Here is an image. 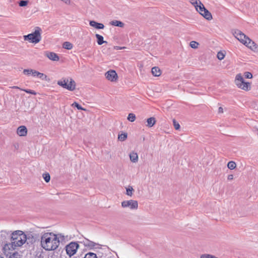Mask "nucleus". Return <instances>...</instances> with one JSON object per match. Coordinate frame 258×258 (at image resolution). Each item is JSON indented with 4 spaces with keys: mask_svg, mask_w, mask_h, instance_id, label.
<instances>
[{
    "mask_svg": "<svg viewBox=\"0 0 258 258\" xmlns=\"http://www.w3.org/2000/svg\"><path fill=\"white\" fill-rule=\"evenodd\" d=\"M41 29L36 27L34 32L23 36L25 41H28L30 43L36 44L39 43L41 39Z\"/></svg>",
    "mask_w": 258,
    "mask_h": 258,
    "instance_id": "nucleus-3",
    "label": "nucleus"
},
{
    "mask_svg": "<svg viewBox=\"0 0 258 258\" xmlns=\"http://www.w3.org/2000/svg\"><path fill=\"white\" fill-rule=\"evenodd\" d=\"M57 84L69 91H73L75 90L76 83L71 78H62L57 81Z\"/></svg>",
    "mask_w": 258,
    "mask_h": 258,
    "instance_id": "nucleus-4",
    "label": "nucleus"
},
{
    "mask_svg": "<svg viewBox=\"0 0 258 258\" xmlns=\"http://www.w3.org/2000/svg\"><path fill=\"white\" fill-rule=\"evenodd\" d=\"M11 233L9 232L6 231H2L0 234L1 241L2 244L4 245L3 248L4 249L5 244H10L9 242V240H11Z\"/></svg>",
    "mask_w": 258,
    "mask_h": 258,
    "instance_id": "nucleus-8",
    "label": "nucleus"
},
{
    "mask_svg": "<svg viewBox=\"0 0 258 258\" xmlns=\"http://www.w3.org/2000/svg\"><path fill=\"white\" fill-rule=\"evenodd\" d=\"M244 76L246 79H251L252 78V74L249 72H245L244 73Z\"/></svg>",
    "mask_w": 258,
    "mask_h": 258,
    "instance_id": "nucleus-39",
    "label": "nucleus"
},
{
    "mask_svg": "<svg viewBox=\"0 0 258 258\" xmlns=\"http://www.w3.org/2000/svg\"><path fill=\"white\" fill-rule=\"evenodd\" d=\"M130 158L133 163H136L138 161V155L137 153L132 152L130 154Z\"/></svg>",
    "mask_w": 258,
    "mask_h": 258,
    "instance_id": "nucleus-21",
    "label": "nucleus"
},
{
    "mask_svg": "<svg viewBox=\"0 0 258 258\" xmlns=\"http://www.w3.org/2000/svg\"><path fill=\"white\" fill-rule=\"evenodd\" d=\"M105 75L106 78L111 82H115L118 79L117 74L115 71L113 70H109L105 73Z\"/></svg>",
    "mask_w": 258,
    "mask_h": 258,
    "instance_id": "nucleus-10",
    "label": "nucleus"
},
{
    "mask_svg": "<svg viewBox=\"0 0 258 258\" xmlns=\"http://www.w3.org/2000/svg\"><path fill=\"white\" fill-rule=\"evenodd\" d=\"M60 237H64L60 234L52 232L44 233L41 237V246L46 251L54 250L57 248L60 244Z\"/></svg>",
    "mask_w": 258,
    "mask_h": 258,
    "instance_id": "nucleus-1",
    "label": "nucleus"
},
{
    "mask_svg": "<svg viewBox=\"0 0 258 258\" xmlns=\"http://www.w3.org/2000/svg\"><path fill=\"white\" fill-rule=\"evenodd\" d=\"M109 258H113V257H112L111 256H110Z\"/></svg>",
    "mask_w": 258,
    "mask_h": 258,
    "instance_id": "nucleus-46",
    "label": "nucleus"
},
{
    "mask_svg": "<svg viewBox=\"0 0 258 258\" xmlns=\"http://www.w3.org/2000/svg\"><path fill=\"white\" fill-rule=\"evenodd\" d=\"M151 72L152 75L155 77H159L161 74V71L159 67H154L152 68Z\"/></svg>",
    "mask_w": 258,
    "mask_h": 258,
    "instance_id": "nucleus-18",
    "label": "nucleus"
},
{
    "mask_svg": "<svg viewBox=\"0 0 258 258\" xmlns=\"http://www.w3.org/2000/svg\"><path fill=\"white\" fill-rule=\"evenodd\" d=\"M79 247L78 242L71 241L65 246L66 253L70 257H72L76 253Z\"/></svg>",
    "mask_w": 258,
    "mask_h": 258,
    "instance_id": "nucleus-6",
    "label": "nucleus"
},
{
    "mask_svg": "<svg viewBox=\"0 0 258 258\" xmlns=\"http://www.w3.org/2000/svg\"><path fill=\"white\" fill-rule=\"evenodd\" d=\"M73 44L70 42L66 41L62 44V47L68 50H71L73 48Z\"/></svg>",
    "mask_w": 258,
    "mask_h": 258,
    "instance_id": "nucleus-23",
    "label": "nucleus"
},
{
    "mask_svg": "<svg viewBox=\"0 0 258 258\" xmlns=\"http://www.w3.org/2000/svg\"><path fill=\"white\" fill-rule=\"evenodd\" d=\"M32 69H24L23 70V74L27 76H30L31 75Z\"/></svg>",
    "mask_w": 258,
    "mask_h": 258,
    "instance_id": "nucleus-40",
    "label": "nucleus"
},
{
    "mask_svg": "<svg viewBox=\"0 0 258 258\" xmlns=\"http://www.w3.org/2000/svg\"><path fill=\"white\" fill-rule=\"evenodd\" d=\"M110 24L112 26H117L121 28L123 27L124 25L123 22L118 20L111 21L110 22Z\"/></svg>",
    "mask_w": 258,
    "mask_h": 258,
    "instance_id": "nucleus-22",
    "label": "nucleus"
},
{
    "mask_svg": "<svg viewBox=\"0 0 258 258\" xmlns=\"http://www.w3.org/2000/svg\"><path fill=\"white\" fill-rule=\"evenodd\" d=\"M80 242L83 243L85 247H87L90 249L94 248L96 245H99V244L91 241L87 238H85L82 241H81Z\"/></svg>",
    "mask_w": 258,
    "mask_h": 258,
    "instance_id": "nucleus-11",
    "label": "nucleus"
},
{
    "mask_svg": "<svg viewBox=\"0 0 258 258\" xmlns=\"http://www.w3.org/2000/svg\"><path fill=\"white\" fill-rule=\"evenodd\" d=\"M28 4V1L25 0H21L19 2V6L21 7L26 6Z\"/></svg>",
    "mask_w": 258,
    "mask_h": 258,
    "instance_id": "nucleus-34",
    "label": "nucleus"
},
{
    "mask_svg": "<svg viewBox=\"0 0 258 258\" xmlns=\"http://www.w3.org/2000/svg\"><path fill=\"white\" fill-rule=\"evenodd\" d=\"M245 45L254 52H258V45L251 39L247 41V44Z\"/></svg>",
    "mask_w": 258,
    "mask_h": 258,
    "instance_id": "nucleus-13",
    "label": "nucleus"
},
{
    "mask_svg": "<svg viewBox=\"0 0 258 258\" xmlns=\"http://www.w3.org/2000/svg\"><path fill=\"white\" fill-rule=\"evenodd\" d=\"M127 137V134L126 133H122L118 136V139L120 141H124Z\"/></svg>",
    "mask_w": 258,
    "mask_h": 258,
    "instance_id": "nucleus-25",
    "label": "nucleus"
},
{
    "mask_svg": "<svg viewBox=\"0 0 258 258\" xmlns=\"http://www.w3.org/2000/svg\"><path fill=\"white\" fill-rule=\"evenodd\" d=\"M121 206L123 208L130 207L132 210L137 209L138 207V203L137 201L129 200L124 201L121 202Z\"/></svg>",
    "mask_w": 258,
    "mask_h": 258,
    "instance_id": "nucleus-9",
    "label": "nucleus"
},
{
    "mask_svg": "<svg viewBox=\"0 0 258 258\" xmlns=\"http://www.w3.org/2000/svg\"><path fill=\"white\" fill-rule=\"evenodd\" d=\"M89 25L97 29H103L104 28V25L103 24L98 23L94 20L90 21Z\"/></svg>",
    "mask_w": 258,
    "mask_h": 258,
    "instance_id": "nucleus-14",
    "label": "nucleus"
},
{
    "mask_svg": "<svg viewBox=\"0 0 258 258\" xmlns=\"http://www.w3.org/2000/svg\"><path fill=\"white\" fill-rule=\"evenodd\" d=\"M45 55L47 56L49 59L53 61H58L59 59V56L55 52H45Z\"/></svg>",
    "mask_w": 258,
    "mask_h": 258,
    "instance_id": "nucleus-12",
    "label": "nucleus"
},
{
    "mask_svg": "<svg viewBox=\"0 0 258 258\" xmlns=\"http://www.w3.org/2000/svg\"><path fill=\"white\" fill-rule=\"evenodd\" d=\"M43 177L46 182H48L50 180V176L48 173L46 172L45 173H43Z\"/></svg>",
    "mask_w": 258,
    "mask_h": 258,
    "instance_id": "nucleus-32",
    "label": "nucleus"
},
{
    "mask_svg": "<svg viewBox=\"0 0 258 258\" xmlns=\"http://www.w3.org/2000/svg\"><path fill=\"white\" fill-rule=\"evenodd\" d=\"M84 258H97V256L96 253L89 252L85 254Z\"/></svg>",
    "mask_w": 258,
    "mask_h": 258,
    "instance_id": "nucleus-30",
    "label": "nucleus"
},
{
    "mask_svg": "<svg viewBox=\"0 0 258 258\" xmlns=\"http://www.w3.org/2000/svg\"><path fill=\"white\" fill-rule=\"evenodd\" d=\"M227 179L229 180H231L233 179V174H229L228 175Z\"/></svg>",
    "mask_w": 258,
    "mask_h": 258,
    "instance_id": "nucleus-43",
    "label": "nucleus"
},
{
    "mask_svg": "<svg viewBox=\"0 0 258 258\" xmlns=\"http://www.w3.org/2000/svg\"><path fill=\"white\" fill-rule=\"evenodd\" d=\"M235 81L237 87L243 90L248 91L251 88L250 84L245 82L240 74L236 76Z\"/></svg>",
    "mask_w": 258,
    "mask_h": 258,
    "instance_id": "nucleus-5",
    "label": "nucleus"
},
{
    "mask_svg": "<svg viewBox=\"0 0 258 258\" xmlns=\"http://www.w3.org/2000/svg\"><path fill=\"white\" fill-rule=\"evenodd\" d=\"M27 240L26 234L22 231L16 230L11 233L10 244H5L4 250H14L16 247L22 246Z\"/></svg>",
    "mask_w": 258,
    "mask_h": 258,
    "instance_id": "nucleus-2",
    "label": "nucleus"
},
{
    "mask_svg": "<svg viewBox=\"0 0 258 258\" xmlns=\"http://www.w3.org/2000/svg\"><path fill=\"white\" fill-rule=\"evenodd\" d=\"M199 43L196 41H192L190 42V46L192 48H198Z\"/></svg>",
    "mask_w": 258,
    "mask_h": 258,
    "instance_id": "nucleus-36",
    "label": "nucleus"
},
{
    "mask_svg": "<svg viewBox=\"0 0 258 258\" xmlns=\"http://www.w3.org/2000/svg\"><path fill=\"white\" fill-rule=\"evenodd\" d=\"M126 194L127 196H132L133 195V191H134V189L132 186H129L127 188H126Z\"/></svg>",
    "mask_w": 258,
    "mask_h": 258,
    "instance_id": "nucleus-33",
    "label": "nucleus"
},
{
    "mask_svg": "<svg viewBox=\"0 0 258 258\" xmlns=\"http://www.w3.org/2000/svg\"><path fill=\"white\" fill-rule=\"evenodd\" d=\"M72 106L74 107L77 108L79 110H86V109L83 108L79 103L77 102H74Z\"/></svg>",
    "mask_w": 258,
    "mask_h": 258,
    "instance_id": "nucleus-26",
    "label": "nucleus"
},
{
    "mask_svg": "<svg viewBox=\"0 0 258 258\" xmlns=\"http://www.w3.org/2000/svg\"><path fill=\"white\" fill-rule=\"evenodd\" d=\"M205 7L204 5L199 1V6L198 8H197V11L201 15L202 13L204 11V9H205Z\"/></svg>",
    "mask_w": 258,
    "mask_h": 258,
    "instance_id": "nucleus-24",
    "label": "nucleus"
},
{
    "mask_svg": "<svg viewBox=\"0 0 258 258\" xmlns=\"http://www.w3.org/2000/svg\"><path fill=\"white\" fill-rule=\"evenodd\" d=\"M26 242L27 244H32L35 242V238L30 232L26 234Z\"/></svg>",
    "mask_w": 258,
    "mask_h": 258,
    "instance_id": "nucleus-16",
    "label": "nucleus"
},
{
    "mask_svg": "<svg viewBox=\"0 0 258 258\" xmlns=\"http://www.w3.org/2000/svg\"><path fill=\"white\" fill-rule=\"evenodd\" d=\"M173 124L174 127L176 130H179V128L180 127V125L179 124V123L176 121V120L175 119H174L173 120Z\"/></svg>",
    "mask_w": 258,
    "mask_h": 258,
    "instance_id": "nucleus-35",
    "label": "nucleus"
},
{
    "mask_svg": "<svg viewBox=\"0 0 258 258\" xmlns=\"http://www.w3.org/2000/svg\"><path fill=\"white\" fill-rule=\"evenodd\" d=\"M236 165L234 161H230L228 162L227 167L230 170L235 169L236 168Z\"/></svg>",
    "mask_w": 258,
    "mask_h": 258,
    "instance_id": "nucleus-27",
    "label": "nucleus"
},
{
    "mask_svg": "<svg viewBox=\"0 0 258 258\" xmlns=\"http://www.w3.org/2000/svg\"><path fill=\"white\" fill-rule=\"evenodd\" d=\"M31 75L33 76V77H38V76L40 75V73L35 70H33L32 69V73H31Z\"/></svg>",
    "mask_w": 258,
    "mask_h": 258,
    "instance_id": "nucleus-41",
    "label": "nucleus"
},
{
    "mask_svg": "<svg viewBox=\"0 0 258 258\" xmlns=\"http://www.w3.org/2000/svg\"><path fill=\"white\" fill-rule=\"evenodd\" d=\"M9 258H21L20 255L18 252H10Z\"/></svg>",
    "mask_w": 258,
    "mask_h": 258,
    "instance_id": "nucleus-31",
    "label": "nucleus"
},
{
    "mask_svg": "<svg viewBox=\"0 0 258 258\" xmlns=\"http://www.w3.org/2000/svg\"><path fill=\"white\" fill-rule=\"evenodd\" d=\"M225 54L221 51L218 52L217 57L219 60H222L224 58Z\"/></svg>",
    "mask_w": 258,
    "mask_h": 258,
    "instance_id": "nucleus-38",
    "label": "nucleus"
},
{
    "mask_svg": "<svg viewBox=\"0 0 258 258\" xmlns=\"http://www.w3.org/2000/svg\"><path fill=\"white\" fill-rule=\"evenodd\" d=\"M22 90L25 92L26 93L30 94L36 95L37 94V93L35 91L31 89H23Z\"/></svg>",
    "mask_w": 258,
    "mask_h": 258,
    "instance_id": "nucleus-37",
    "label": "nucleus"
},
{
    "mask_svg": "<svg viewBox=\"0 0 258 258\" xmlns=\"http://www.w3.org/2000/svg\"><path fill=\"white\" fill-rule=\"evenodd\" d=\"M199 0H196L195 2H191V3L195 7L196 9L199 6Z\"/></svg>",
    "mask_w": 258,
    "mask_h": 258,
    "instance_id": "nucleus-42",
    "label": "nucleus"
},
{
    "mask_svg": "<svg viewBox=\"0 0 258 258\" xmlns=\"http://www.w3.org/2000/svg\"><path fill=\"white\" fill-rule=\"evenodd\" d=\"M232 31L235 38H236L243 44H247V41H250V39L240 30L238 29H234L232 30Z\"/></svg>",
    "mask_w": 258,
    "mask_h": 258,
    "instance_id": "nucleus-7",
    "label": "nucleus"
},
{
    "mask_svg": "<svg viewBox=\"0 0 258 258\" xmlns=\"http://www.w3.org/2000/svg\"><path fill=\"white\" fill-rule=\"evenodd\" d=\"M38 78L43 81H46L47 82L50 81V79L47 77L46 75L43 73H40V75L38 76Z\"/></svg>",
    "mask_w": 258,
    "mask_h": 258,
    "instance_id": "nucleus-28",
    "label": "nucleus"
},
{
    "mask_svg": "<svg viewBox=\"0 0 258 258\" xmlns=\"http://www.w3.org/2000/svg\"><path fill=\"white\" fill-rule=\"evenodd\" d=\"M95 37L97 39V42L98 45H101L103 43H107V41H104L103 37L102 35L98 34H96Z\"/></svg>",
    "mask_w": 258,
    "mask_h": 258,
    "instance_id": "nucleus-19",
    "label": "nucleus"
},
{
    "mask_svg": "<svg viewBox=\"0 0 258 258\" xmlns=\"http://www.w3.org/2000/svg\"><path fill=\"white\" fill-rule=\"evenodd\" d=\"M136 118V115L134 113H130L127 117V119L131 122H134Z\"/></svg>",
    "mask_w": 258,
    "mask_h": 258,
    "instance_id": "nucleus-29",
    "label": "nucleus"
},
{
    "mask_svg": "<svg viewBox=\"0 0 258 258\" xmlns=\"http://www.w3.org/2000/svg\"><path fill=\"white\" fill-rule=\"evenodd\" d=\"M218 112L219 113H223V109L222 107H220L218 108Z\"/></svg>",
    "mask_w": 258,
    "mask_h": 258,
    "instance_id": "nucleus-44",
    "label": "nucleus"
},
{
    "mask_svg": "<svg viewBox=\"0 0 258 258\" xmlns=\"http://www.w3.org/2000/svg\"><path fill=\"white\" fill-rule=\"evenodd\" d=\"M17 132L20 136H26L27 134V128L25 126L21 125L18 128Z\"/></svg>",
    "mask_w": 258,
    "mask_h": 258,
    "instance_id": "nucleus-15",
    "label": "nucleus"
},
{
    "mask_svg": "<svg viewBox=\"0 0 258 258\" xmlns=\"http://www.w3.org/2000/svg\"><path fill=\"white\" fill-rule=\"evenodd\" d=\"M202 15L207 20H211L212 19V15L211 13L206 9H204V11L202 13Z\"/></svg>",
    "mask_w": 258,
    "mask_h": 258,
    "instance_id": "nucleus-17",
    "label": "nucleus"
},
{
    "mask_svg": "<svg viewBox=\"0 0 258 258\" xmlns=\"http://www.w3.org/2000/svg\"><path fill=\"white\" fill-rule=\"evenodd\" d=\"M0 258H4L3 256L0 255Z\"/></svg>",
    "mask_w": 258,
    "mask_h": 258,
    "instance_id": "nucleus-45",
    "label": "nucleus"
},
{
    "mask_svg": "<svg viewBox=\"0 0 258 258\" xmlns=\"http://www.w3.org/2000/svg\"><path fill=\"white\" fill-rule=\"evenodd\" d=\"M156 122V120L155 117H149L147 120V124L146 125L149 127H151L155 124Z\"/></svg>",
    "mask_w": 258,
    "mask_h": 258,
    "instance_id": "nucleus-20",
    "label": "nucleus"
}]
</instances>
